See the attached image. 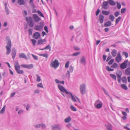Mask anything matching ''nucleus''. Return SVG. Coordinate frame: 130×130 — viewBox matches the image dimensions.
<instances>
[{"mask_svg": "<svg viewBox=\"0 0 130 130\" xmlns=\"http://www.w3.org/2000/svg\"><path fill=\"white\" fill-rule=\"evenodd\" d=\"M122 72L120 70H118L116 73V75L117 78L118 82L119 84L121 83V80H122V82L123 83H127V79L126 78L125 76L123 77L122 79L121 76L122 75Z\"/></svg>", "mask_w": 130, "mask_h": 130, "instance_id": "1", "label": "nucleus"}, {"mask_svg": "<svg viewBox=\"0 0 130 130\" xmlns=\"http://www.w3.org/2000/svg\"><path fill=\"white\" fill-rule=\"evenodd\" d=\"M6 41H7V45L6 46L7 52L6 54L8 55L11 52V43L10 39L9 37L7 36L6 39Z\"/></svg>", "mask_w": 130, "mask_h": 130, "instance_id": "2", "label": "nucleus"}, {"mask_svg": "<svg viewBox=\"0 0 130 130\" xmlns=\"http://www.w3.org/2000/svg\"><path fill=\"white\" fill-rule=\"evenodd\" d=\"M59 64L58 60L55 59L54 61H51L50 65L52 67L56 69L59 67Z\"/></svg>", "mask_w": 130, "mask_h": 130, "instance_id": "3", "label": "nucleus"}, {"mask_svg": "<svg viewBox=\"0 0 130 130\" xmlns=\"http://www.w3.org/2000/svg\"><path fill=\"white\" fill-rule=\"evenodd\" d=\"M86 84H82L80 85V92L82 94H85L86 92Z\"/></svg>", "mask_w": 130, "mask_h": 130, "instance_id": "4", "label": "nucleus"}, {"mask_svg": "<svg viewBox=\"0 0 130 130\" xmlns=\"http://www.w3.org/2000/svg\"><path fill=\"white\" fill-rule=\"evenodd\" d=\"M58 87L61 92H64L67 94L69 93V92L63 86H61L60 84H58Z\"/></svg>", "mask_w": 130, "mask_h": 130, "instance_id": "5", "label": "nucleus"}, {"mask_svg": "<svg viewBox=\"0 0 130 130\" xmlns=\"http://www.w3.org/2000/svg\"><path fill=\"white\" fill-rule=\"evenodd\" d=\"M128 61V60H127L121 63L120 65V68L122 69L126 68L127 67V62Z\"/></svg>", "mask_w": 130, "mask_h": 130, "instance_id": "6", "label": "nucleus"}, {"mask_svg": "<svg viewBox=\"0 0 130 130\" xmlns=\"http://www.w3.org/2000/svg\"><path fill=\"white\" fill-rule=\"evenodd\" d=\"M28 23L30 27H33L34 25V22L31 17H30L29 18Z\"/></svg>", "mask_w": 130, "mask_h": 130, "instance_id": "7", "label": "nucleus"}, {"mask_svg": "<svg viewBox=\"0 0 130 130\" xmlns=\"http://www.w3.org/2000/svg\"><path fill=\"white\" fill-rule=\"evenodd\" d=\"M35 128H41L42 129H44L46 127V126L44 124L41 123L35 125Z\"/></svg>", "mask_w": 130, "mask_h": 130, "instance_id": "8", "label": "nucleus"}, {"mask_svg": "<svg viewBox=\"0 0 130 130\" xmlns=\"http://www.w3.org/2000/svg\"><path fill=\"white\" fill-rule=\"evenodd\" d=\"M69 94L70 95L69 96V97H70L71 98V100L74 102H76V96H74L72 93L70 92H69V93L67 94V95Z\"/></svg>", "mask_w": 130, "mask_h": 130, "instance_id": "9", "label": "nucleus"}, {"mask_svg": "<svg viewBox=\"0 0 130 130\" xmlns=\"http://www.w3.org/2000/svg\"><path fill=\"white\" fill-rule=\"evenodd\" d=\"M109 3L108 1L104 2L103 3V4L102 5V7L105 9H107L108 8V6Z\"/></svg>", "mask_w": 130, "mask_h": 130, "instance_id": "10", "label": "nucleus"}, {"mask_svg": "<svg viewBox=\"0 0 130 130\" xmlns=\"http://www.w3.org/2000/svg\"><path fill=\"white\" fill-rule=\"evenodd\" d=\"M52 127L53 130H61L60 127L58 125H55L52 126Z\"/></svg>", "mask_w": 130, "mask_h": 130, "instance_id": "11", "label": "nucleus"}, {"mask_svg": "<svg viewBox=\"0 0 130 130\" xmlns=\"http://www.w3.org/2000/svg\"><path fill=\"white\" fill-rule=\"evenodd\" d=\"M33 18L34 21L36 22H39L40 20V18L36 14H34Z\"/></svg>", "mask_w": 130, "mask_h": 130, "instance_id": "12", "label": "nucleus"}, {"mask_svg": "<svg viewBox=\"0 0 130 130\" xmlns=\"http://www.w3.org/2000/svg\"><path fill=\"white\" fill-rule=\"evenodd\" d=\"M121 60V58L120 56V53H119L116 58V61L118 62H120Z\"/></svg>", "mask_w": 130, "mask_h": 130, "instance_id": "13", "label": "nucleus"}, {"mask_svg": "<svg viewBox=\"0 0 130 130\" xmlns=\"http://www.w3.org/2000/svg\"><path fill=\"white\" fill-rule=\"evenodd\" d=\"M40 36V34L39 32H36L33 35V37L36 39H38Z\"/></svg>", "mask_w": 130, "mask_h": 130, "instance_id": "14", "label": "nucleus"}, {"mask_svg": "<svg viewBox=\"0 0 130 130\" xmlns=\"http://www.w3.org/2000/svg\"><path fill=\"white\" fill-rule=\"evenodd\" d=\"M80 63L83 64L85 65L86 64L85 58L84 56L82 57L80 59Z\"/></svg>", "mask_w": 130, "mask_h": 130, "instance_id": "15", "label": "nucleus"}, {"mask_svg": "<svg viewBox=\"0 0 130 130\" xmlns=\"http://www.w3.org/2000/svg\"><path fill=\"white\" fill-rule=\"evenodd\" d=\"M104 16L101 14H100L99 15V20L101 23H102L104 21Z\"/></svg>", "mask_w": 130, "mask_h": 130, "instance_id": "16", "label": "nucleus"}, {"mask_svg": "<svg viewBox=\"0 0 130 130\" xmlns=\"http://www.w3.org/2000/svg\"><path fill=\"white\" fill-rule=\"evenodd\" d=\"M19 57L20 58H23L26 59H27L26 56L24 53H20L19 55Z\"/></svg>", "mask_w": 130, "mask_h": 130, "instance_id": "17", "label": "nucleus"}, {"mask_svg": "<svg viewBox=\"0 0 130 130\" xmlns=\"http://www.w3.org/2000/svg\"><path fill=\"white\" fill-rule=\"evenodd\" d=\"M20 67H19V68H16L15 70L17 71V72L18 74H22L24 73V71L22 70H20Z\"/></svg>", "mask_w": 130, "mask_h": 130, "instance_id": "18", "label": "nucleus"}, {"mask_svg": "<svg viewBox=\"0 0 130 130\" xmlns=\"http://www.w3.org/2000/svg\"><path fill=\"white\" fill-rule=\"evenodd\" d=\"M103 103H101L99 104H97L94 105L95 107L97 109H100L103 106Z\"/></svg>", "mask_w": 130, "mask_h": 130, "instance_id": "19", "label": "nucleus"}, {"mask_svg": "<svg viewBox=\"0 0 130 130\" xmlns=\"http://www.w3.org/2000/svg\"><path fill=\"white\" fill-rule=\"evenodd\" d=\"M102 13L104 15H107L110 14V12L108 11L102 10Z\"/></svg>", "mask_w": 130, "mask_h": 130, "instance_id": "20", "label": "nucleus"}, {"mask_svg": "<svg viewBox=\"0 0 130 130\" xmlns=\"http://www.w3.org/2000/svg\"><path fill=\"white\" fill-rule=\"evenodd\" d=\"M111 25V22L110 21H108L105 23L104 25L105 27L109 26Z\"/></svg>", "mask_w": 130, "mask_h": 130, "instance_id": "21", "label": "nucleus"}, {"mask_svg": "<svg viewBox=\"0 0 130 130\" xmlns=\"http://www.w3.org/2000/svg\"><path fill=\"white\" fill-rule=\"evenodd\" d=\"M35 29L37 30H40L42 29V28L39 25H36L35 27Z\"/></svg>", "mask_w": 130, "mask_h": 130, "instance_id": "22", "label": "nucleus"}, {"mask_svg": "<svg viewBox=\"0 0 130 130\" xmlns=\"http://www.w3.org/2000/svg\"><path fill=\"white\" fill-rule=\"evenodd\" d=\"M71 120V119L70 116H69L68 118L65 119H64V121L65 123H68Z\"/></svg>", "mask_w": 130, "mask_h": 130, "instance_id": "23", "label": "nucleus"}, {"mask_svg": "<svg viewBox=\"0 0 130 130\" xmlns=\"http://www.w3.org/2000/svg\"><path fill=\"white\" fill-rule=\"evenodd\" d=\"M109 3V4L112 6H114L115 5V3L113 0H108Z\"/></svg>", "mask_w": 130, "mask_h": 130, "instance_id": "24", "label": "nucleus"}, {"mask_svg": "<svg viewBox=\"0 0 130 130\" xmlns=\"http://www.w3.org/2000/svg\"><path fill=\"white\" fill-rule=\"evenodd\" d=\"M18 3L20 5H24L25 2L23 0H18Z\"/></svg>", "mask_w": 130, "mask_h": 130, "instance_id": "25", "label": "nucleus"}, {"mask_svg": "<svg viewBox=\"0 0 130 130\" xmlns=\"http://www.w3.org/2000/svg\"><path fill=\"white\" fill-rule=\"evenodd\" d=\"M121 87L123 89L125 90H127L128 88L126 85L125 84H122L121 85Z\"/></svg>", "mask_w": 130, "mask_h": 130, "instance_id": "26", "label": "nucleus"}, {"mask_svg": "<svg viewBox=\"0 0 130 130\" xmlns=\"http://www.w3.org/2000/svg\"><path fill=\"white\" fill-rule=\"evenodd\" d=\"M125 73L127 75H130V68H127L125 70Z\"/></svg>", "mask_w": 130, "mask_h": 130, "instance_id": "27", "label": "nucleus"}, {"mask_svg": "<svg viewBox=\"0 0 130 130\" xmlns=\"http://www.w3.org/2000/svg\"><path fill=\"white\" fill-rule=\"evenodd\" d=\"M111 54L113 57H115L117 55L116 51L115 50H113L111 52Z\"/></svg>", "mask_w": 130, "mask_h": 130, "instance_id": "28", "label": "nucleus"}, {"mask_svg": "<svg viewBox=\"0 0 130 130\" xmlns=\"http://www.w3.org/2000/svg\"><path fill=\"white\" fill-rule=\"evenodd\" d=\"M107 130H112V126L111 124H109L107 125H106Z\"/></svg>", "mask_w": 130, "mask_h": 130, "instance_id": "29", "label": "nucleus"}, {"mask_svg": "<svg viewBox=\"0 0 130 130\" xmlns=\"http://www.w3.org/2000/svg\"><path fill=\"white\" fill-rule=\"evenodd\" d=\"M107 130H112V126L111 124H109L107 125H106Z\"/></svg>", "mask_w": 130, "mask_h": 130, "instance_id": "30", "label": "nucleus"}, {"mask_svg": "<svg viewBox=\"0 0 130 130\" xmlns=\"http://www.w3.org/2000/svg\"><path fill=\"white\" fill-rule=\"evenodd\" d=\"M14 67L15 69H16V68H19V67H20V66L19 64L18 61H16L15 62Z\"/></svg>", "mask_w": 130, "mask_h": 130, "instance_id": "31", "label": "nucleus"}, {"mask_svg": "<svg viewBox=\"0 0 130 130\" xmlns=\"http://www.w3.org/2000/svg\"><path fill=\"white\" fill-rule=\"evenodd\" d=\"M6 106L5 105H4L3 107L2 108V109L0 111V113L1 114H2L4 113L5 111V108Z\"/></svg>", "mask_w": 130, "mask_h": 130, "instance_id": "32", "label": "nucleus"}, {"mask_svg": "<svg viewBox=\"0 0 130 130\" xmlns=\"http://www.w3.org/2000/svg\"><path fill=\"white\" fill-rule=\"evenodd\" d=\"M29 3L33 8H35V6L33 3V0H30L29 1Z\"/></svg>", "mask_w": 130, "mask_h": 130, "instance_id": "33", "label": "nucleus"}, {"mask_svg": "<svg viewBox=\"0 0 130 130\" xmlns=\"http://www.w3.org/2000/svg\"><path fill=\"white\" fill-rule=\"evenodd\" d=\"M109 19L111 21H114L115 17L112 15H110L109 16Z\"/></svg>", "mask_w": 130, "mask_h": 130, "instance_id": "34", "label": "nucleus"}, {"mask_svg": "<svg viewBox=\"0 0 130 130\" xmlns=\"http://www.w3.org/2000/svg\"><path fill=\"white\" fill-rule=\"evenodd\" d=\"M39 55L41 56H43L46 58L48 57V55L47 54H39Z\"/></svg>", "mask_w": 130, "mask_h": 130, "instance_id": "35", "label": "nucleus"}, {"mask_svg": "<svg viewBox=\"0 0 130 130\" xmlns=\"http://www.w3.org/2000/svg\"><path fill=\"white\" fill-rule=\"evenodd\" d=\"M110 76L112 79H114L115 80H116V77L115 75L110 74Z\"/></svg>", "mask_w": 130, "mask_h": 130, "instance_id": "36", "label": "nucleus"}, {"mask_svg": "<svg viewBox=\"0 0 130 130\" xmlns=\"http://www.w3.org/2000/svg\"><path fill=\"white\" fill-rule=\"evenodd\" d=\"M37 12L38 13L39 15L40 16H41L43 17H44L42 13L39 10H38L37 11Z\"/></svg>", "mask_w": 130, "mask_h": 130, "instance_id": "37", "label": "nucleus"}, {"mask_svg": "<svg viewBox=\"0 0 130 130\" xmlns=\"http://www.w3.org/2000/svg\"><path fill=\"white\" fill-rule=\"evenodd\" d=\"M101 103H102V102H101L99 100H96L95 103L94 104V105H96L97 104H99Z\"/></svg>", "mask_w": 130, "mask_h": 130, "instance_id": "38", "label": "nucleus"}, {"mask_svg": "<svg viewBox=\"0 0 130 130\" xmlns=\"http://www.w3.org/2000/svg\"><path fill=\"white\" fill-rule=\"evenodd\" d=\"M70 109L73 111H76L77 110L76 108L74 107L72 105H71L70 106Z\"/></svg>", "mask_w": 130, "mask_h": 130, "instance_id": "39", "label": "nucleus"}, {"mask_svg": "<svg viewBox=\"0 0 130 130\" xmlns=\"http://www.w3.org/2000/svg\"><path fill=\"white\" fill-rule=\"evenodd\" d=\"M121 19L120 17H119L117 19H116V24H117L120 21Z\"/></svg>", "mask_w": 130, "mask_h": 130, "instance_id": "40", "label": "nucleus"}, {"mask_svg": "<svg viewBox=\"0 0 130 130\" xmlns=\"http://www.w3.org/2000/svg\"><path fill=\"white\" fill-rule=\"evenodd\" d=\"M80 53V52H77L75 53H73L72 56H77L79 55Z\"/></svg>", "mask_w": 130, "mask_h": 130, "instance_id": "41", "label": "nucleus"}, {"mask_svg": "<svg viewBox=\"0 0 130 130\" xmlns=\"http://www.w3.org/2000/svg\"><path fill=\"white\" fill-rule=\"evenodd\" d=\"M118 64L116 63H113L111 66L112 68H116L117 67Z\"/></svg>", "mask_w": 130, "mask_h": 130, "instance_id": "42", "label": "nucleus"}, {"mask_svg": "<svg viewBox=\"0 0 130 130\" xmlns=\"http://www.w3.org/2000/svg\"><path fill=\"white\" fill-rule=\"evenodd\" d=\"M43 42V41L42 39L41 40H39L38 42V44H42Z\"/></svg>", "mask_w": 130, "mask_h": 130, "instance_id": "43", "label": "nucleus"}, {"mask_svg": "<svg viewBox=\"0 0 130 130\" xmlns=\"http://www.w3.org/2000/svg\"><path fill=\"white\" fill-rule=\"evenodd\" d=\"M73 66H72L71 65L70 66L69 68V70L72 73L73 72Z\"/></svg>", "mask_w": 130, "mask_h": 130, "instance_id": "44", "label": "nucleus"}, {"mask_svg": "<svg viewBox=\"0 0 130 130\" xmlns=\"http://www.w3.org/2000/svg\"><path fill=\"white\" fill-rule=\"evenodd\" d=\"M122 54L123 55H124L125 56L126 58H127L128 56V54L127 52H123L122 53Z\"/></svg>", "mask_w": 130, "mask_h": 130, "instance_id": "45", "label": "nucleus"}, {"mask_svg": "<svg viewBox=\"0 0 130 130\" xmlns=\"http://www.w3.org/2000/svg\"><path fill=\"white\" fill-rule=\"evenodd\" d=\"M70 63V62L69 61H68L66 63L65 65V67L66 68H68L69 67Z\"/></svg>", "mask_w": 130, "mask_h": 130, "instance_id": "46", "label": "nucleus"}, {"mask_svg": "<svg viewBox=\"0 0 130 130\" xmlns=\"http://www.w3.org/2000/svg\"><path fill=\"white\" fill-rule=\"evenodd\" d=\"M31 55L33 57L34 59L35 60H37L38 59V57L37 56H35L32 54H31Z\"/></svg>", "mask_w": 130, "mask_h": 130, "instance_id": "47", "label": "nucleus"}, {"mask_svg": "<svg viewBox=\"0 0 130 130\" xmlns=\"http://www.w3.org/2000/svg\"><path fill=\"white\" fill-rule=\"evenodd\" d=\"M37 86L38 87H41L43 88L42 84L41 83H40L37 85Z\"/></svg>", "mask_w": 130, "mask_h": 130, "instance_id": "48", "label": "nucleus"}, {"mask_svg": "<svg viewBox=\"0 0 130 130\" xmlns=\"http://www.w3.org/2000/svg\"><path fill=\"white\" fill-rule=\"evenodd\" d=\"M33 65L32 64L27 65V68L31 69L33 67Z\"/></svg>", "mask_w": 130, "mask_h": 130, "instance_id": "49", "label": "nucleus"}, {"mask_svg": "<svg viewBox=\"0 0 130 130\" xmlns=\"http://www.w3.org/2000/svg\"><path fill=\"white\" fill-rule=\"evenodd\" d=\"M126 10L125 8H122L121 9V13H124L125 12Z\"/></svg>", "mask_w": 130, "mask_h": 130, "instance_id": "50", "label": "nucleus"}, {"mask_svg": "<svg viewBox=\"0 0 130 130\" xmlns=\"http://www.w3.org/2000/svg\"><path fill=\"white\" fill-rule=\"evenodd\" d=\"M31 41L33 43V45H35V43L37 42V41L35 39H32Z\"/></svg>", "mask_w": 130, "mask_h": 130, "instance_id": "51", "label": "nucleus"}, {"mask_svg": "<svg viewBox=\"0 0 130 130\" xmlns=\"http://www.w3.org/2000/svg\"><path fill=\"white\" fill-rule=\"evenodd\" d=\"M5 10L6 13V14L7 15H8L9 14V11L7 7L5 8Z\"/></svg>", "mask_w": 130, "mask_h": 130, "instance_id": "52", "label": "nucleus"}, {"mask_svg": "<svg viewBox=\"0 0 130 130\" xmlns=\"http://www.w3.org/2000/svg\"><path fill=\"white\" fill-rule=\"evenodd\" d=\"M117 8L119 9H120L121 8V4L118 2L117 3Z\"/></svg>", "mask_w": 130, "mask_h": 130, "instance_id": "53", "label": "nucleus"}, {"mask_svg": "<svg viewBox=\"0 0 130 130\" xmlns=\"http://www.w3.org/2000/svg\"><path fill=\"white\" fill-rule=\"evenodd\" d=\"M114 61V60L113 59H112L110 61L108 62V64L109 65H111L112 64Z\"/></svg>", "mask_w": 130, "mask_h": 130, "instance_id": "54", "label": "nucleus"}, {"mask_svg": "<svg viewBox=\"0 0 130 130\" xmlns=\"http://www.w3.org/2000/svg\"><path fill=\"white\" fill-rule=\"evenodd\" d=\"M100 12V10L99 9H98L96 12V15L97 16L99 14V12Z\"/></svg>", "mask_w": 130, "mask_h": 130, "instance_id": "55", "label": "nucleus"}, {"mask_svg": "<svg viewBox=\"0 0 130 130\" xmlns=\"http://www.w3.org/2000/svg\"><path fill=\"white\" fill-rule=\"evenodd\" d=\"M40 25L39 26L42 28L44 25V22H40Z\"/></svg>", "mask_w": 130, "mask_h": 130, "instance_id": "56", "label": "nucleus"}, {"mask_svg": "<svg viewBox=\"0 0 130 130\" xmlns=\"http://www.w3.org/2000/svg\"><path fill=\"white\" fill-rule=\"evenodd\" d=\"M102 89L104 91V92L105 93L106 95H107L109 96V95L108 94V93L107 91H106L105 90V89L103 88H102Z\"/></svg>", "mask_w": 130, "mask_h": 130, "instance_id": "57", "label": "nucleus"}, {"mask_svg": "<svg viewBox=\"0 0 130 130\" xmlns=\"http://www.w3.org/2000/svg\"><path fill=\"white\" fill-rule=\"evenodd\" d=\"M28 31H29V35H32V30L30 28L28 30Z\"/></svg>", "mask_w": 130, "mask_h": 130, "instance_id": "58", "label": "nucleus"}, {"mask_svg": "<svg viewBox=\"0 0 130 130\" xmlns=\"http://www.w3.org/2000/svg\"><path fill=\"white\" fill-rule=\"evenodd\" d=\"M37 81L38 82H39L40 81L41 79L40 77L38 75H37Z\"/></svg>", "mask_w": 130, "mask_h": 130, "instance_id": "59", "label": "nucleus"}, {"mask_svg": "<svg viewBox=\"0 0 130 130\" xmlns=\"http://www.w3.org/2000/svg\"><path fill=\"white\" fill-rule=\"evenodd\" d=\"M12 54H16V49L14 48L12 50Z\"/></svg>", "mask_w": 130, "mask_h": 130, "instance_id": "60", "label": "nucleus"}, {"mask_svg": "<svg viewBox=\"0 0 130 130\" xmlns=\"http://www.w3.org/2000/svg\"><path fill=\"white\" fill-rule=\"evenodd\" d=\"M44 29L45 31L47 33L48 32L47 29V26H45L44 27Z\"/></svg>", "mask_w": 130, "mask_h": 130, "instance_id": "61", "label": "nucleus"}, {"mask_svg": "<svg viewBox=\"0 0 130 130\" xmlns=\"http://www.w3.org/2000/svg\"><path fill=\"white\" fill-rule=\"evenodd\" d=\"M115 15L116 17H117L119 15V12L118 11L116 12L114 14Z\"/></svg>", "mask_w": 130, "mask_h": 130, "instance_id": "62", "label": "nucleus"}, {"mask_svg": "<svg viewBox=\"0 0 130 130\" xmlns=\"http://www.w3.org/2000/svg\"><path fill=\"white\" fill-rule=\"evenodd\" d=\"M106 69L108 71H111V69L110 68L109 66H107L106 67Z\"/></svg>", "mask_w": 130, "mask_h": 130, "instance_id": "63", "label": "nucleus"}, {"mask_svg": "<svg viewBox=\"0 0 130 130\" xmlns=\"http://www.w3.org/2000/svg\"><path fill=\"white\" fill-rule=\"evenodd\" d=\"M21 66L23 68H27V64H22Z\"/></svg>", "mask_w": 130, "mask_h": 130, "instance_id": "64", "label": "nucleus"}]
</instances>
